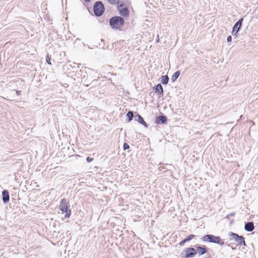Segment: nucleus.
Masks as SVG:
<instances>
[{"label": "nucleus", "instance_id": "1", "mask_svg": "<svg viewBox=\"0 0 258 258\" xmlns=\"http://www.w3.org/2000/svg\"><path fill=\"white\" fill-rule=\"evenodd\" d=\"M109 23L112 29L120 30L124 24V20L120 16H113L109 19Z\"/></svg>", "mask_w": 258, "mask_h": 258}, {"label": "nucleus", "instance_id": "2", "mask_svg": "<svg viewBox=\"0 0 258 258\" xmlns=\"http://www.w3.org/2000/svg\"><path fill=\"white\" fill-rule=\"evenodd\" d=\"M202 240L204 242H209L220 245L224 244V239H222L220 236H217L212 234H207L202 237Z\"/></svg>", "mask_w": 258, "mask_h": 258}, {"label": "nucleus", "instance_id": "3", "mask_svg": "<svg viewBox=\"0 0 258 258\" xmlns=\"http://www.w3.org/2000/svg\"><path fill=\"white\" fill-rule=\"evenodd\" d=\"M105 11V7L101 1L96 2L93 6V12L96 17H100L103 15Z\"/></svg>", "mask_w": 258, "mask_h": 258}, {"label": "nucleus", "instance_id": "4", "mask_svg": "<svg viewBox=\"0 0 258 258\" xmlns=\"http://www.w3.org/2000/svg\"><path fill=\"white\" fill-rule=\"evenodd\" d=\"M229 236L232 237L236 242H237V244L239 245L246 246V244L244 240V238L243 236H240L238 234L230 232L229 233Z\"/></svg>", "mask_w": 258, "mask_h": 258}, {"label": "nucleus", "instance_id": "5", "mask_svg": "<svg viewBox=\"0 0 258 258\" xmlns=\"http://www.w3.org/2000/svg\"><path fill=\"white\" fill-rule=\"evenodd\" d=\"M184 252V255L183 253L181 254V257L183 258H191L197 255V250H195V248L191 247L185 248Z\"/></svg>", "mask_w": 258, "mask_h": 258}, {"label": "nucleus", "instance_id": "6", "mask_svg": "<svg viewBox=\"0 0 258 258\" xmlns=\"http://www.w3.org/2000/svg\"><path fill=\"white\" fill-rule=\"evenodd\" d=\"M243 21V18H241L234 25L232 30V34L233 35L237 36V34L241 28Z\"/></svg>", "mask_w": 258, "mask_h": 258}, {"label": "nucleus", "instance_id": "7", "mask_svg": "<svg viewBox=\"0 0 258 258\" xmlns=\"http://www.w3.org/2000/svg\"><path fill=\"white\" fill-rule=\"evenodd\" d=\"M194 247L195 250H197V254H198L199 256L202 255L208 252V248L205 245L196 244Z\"/></svg>", "mask_w": 258, "mask_h": 258}, {"label": "nucleus", "instance_id": "8", "mask_svg": "<svg viewBox=\"0 0 258 258\" xmlns=\"http://www.w3.org/2000/svg\"><path fill=\"white\" fill-rule=\"evenodd\" d=\"M59 208L62 212H67L69 210L68 202L65 199L61 200Z\"/></svg>", "mask_w": 258, "mask_h": 258}, {"label": "nucleus", "instance_id": "9", "mask_svg": "<svg viewBox=\"0 0 258 258\" xmlns=\"http://www.w3.org/2000/svg\"><path fill=\"white\" fill-rule=\"evenodd\" d=\"M167 122V118L165 115H159L156 117L155 123L156 124H165Z\"/></svg>", "mask_w": 258, "mask_h": 258}, {"label": "nucleus", "instance_id": "10", "mask_svg": "<svg viewBox=\"0 0 258 258\" xmlns=\"http://www.w3.org/2000/svg\"><path fill=\"white\" fill-rule=\"evenodd\" d=\"M2 200L4 203L6 204L10 200L9 192L8 190L4 189L2 191Z\"/></svg>", "mask_w": 258, "mask_h": 258}, {"label": "nucleus", "instance_id": "11", "mask_svg": "<svg viewBox=\"0 0 258 258\" xmlns=\"http://www.w3.org/2000/svg\"><path fill=\"white\" fill-rule=\"evenodd\" d=\"M135 120L137 121L139 123L144 125L145 127H148L147 123L145 121L144 118L139 114L137 113L135 116Z\"/></svg>", "mask_w": 258, "mask_h": 258}, {"label": "nucleus", "instance_id": "12", "mask_svg": "<svg viewBox=\"0 0 258 258\" xmlns=\"http://www.w3.org/2000/svg\"><path fill=\"white\" fill-rule=\"evenodd\" d=\"M118 11L120 16L124 17H128L129 10L126 7L122 8L121 9H119Z\"/></svg>", "mask_w": 258, "mask_h": 258}, {"label": "nucleus", "instance_id": "13", "mask_svg": "<svg viewBox=\"0 0 258 258\" xmlns=\"http://www.w3.org/2000/svg\"><path fill=\"white\" fill-rule=\"evenodd\" d=\"M254 228V224L252 222H248L245 224L244 229L247 232H251Z\"/></svg>", "mask_w": 258, "mask_h": 258}, {"label": "nucleus", "instance_id": "14", "mask_svg": "<svg viewBox=\"0 0 258 258\" xmlns=\"http://www.w3.org/2000/svg\"><path fill=\"white\" fill-rule=\"evenodd\" d=\"M153 89L155 92L158 94V95L159 96L163 95V89L162 86L160 84H158V85H156L155 87H154Z\"/></svg>", "mask_w": 258, "mask_h": 258}, {"label": "nucleus", "instance_id": "15", "mask_svg": "<svg viewBox=\"0 0 258 258\" xmlns=\"http://www.w3.org/2000/svg\"><path fill=\"white\" fill-rule=\"evenodd\" d=\"M195 237H196L195 235L190 234V235H188L185 239H183L181 242H180L179 244L180 246H183L184 245V244L185 243V242L190 241L193 238H194Z\"/></svg>", "mask_w": 258, "mask_h": 258}, {"label": "nucleus", "instance_id": "16", "mask_svg": "<svg viewBox=\"0 0 258 258\" xmlns=\"http://www.w3.org/2000/svg\"><path fill=\"white\" fill-rule=\"evenodd\" d=\"M134 116V115L133 111H128L126 114V117H127L126 121L127 122H130V121H132V119H133Z\"/></svg>", "mask_w": 258, "mask_h": 258}, {"label": "nucleus", "instance_id": "17", "mask_svg": "<svg viewBox=\"0 0 258 258\" xmlns=\"http://www.w3.org/2000/svg\"><path fill=\"white\" fill-rule=\"evenodd\" d=\"M169 81V78L167 75L162 76L161 78V82L163 85H166Z\"/></svg>", "mask_w": 258, "mask_h": 258}, {"label": "nucleus", "instance_id": "18", "mask_svg": "<svg viewBox=\"0 0 258 258\" xmlns=\"http://www.w3.org/2000/svg\"><path fill=\"white\" fill-rule=\"evenodd\" d=\"M180 71H177L176 72H175L173 74V75L172 76V77H171V81L174 82V81H175L176 80V79L179 77V75H180Z\"/></svg>", "mask_w": 258, "mask_h": 258}, {"label": "nucleus", "instance_id": "19", "mask_svg": "<svg viewBox=\"0 0 258 258\" xmlns=\"http://www.w3.org/2000/svg\"><path fill=\"white\" fill-rule=\"evenodd\" d=\"M120 0H107V2L112 5H116L119 3Z\"/></svg>", "mask_w": 258, "mask_h": 258}, {"label": "nucleus", "instance_id": "20", "mask_svg": "<svg viewBox=\"0 0 258 258\" xmlns=\"http://www.w3.org/2000/svg\"><path fill=\"white\" fill-rule=\"evenodd\" d=\"M117 5V10H118L119 9H121L122 8H124L123 6H124V2H121V3H118V4H116Z\"/></svg>", "mask_w": 258, "mask_h": 258}, {"label": "nucleus", "instance_id": "21", "mask_svg": "<svg viewBox=\"0 0 258 258\" xmlns=\"http://www.w3.org/2000/svg\"><path fill=\"white\" fill-rule=\"evenodd\" d=\"M64 213H66V215L64 216L65 218H70L71 215V211L70 210H68L67 212H64Z\"/></svg>", "mask_w": 258, "mask_h": 258}, {"label": "nucleus", "instance_id": "22", "mask_svg": "<svg viewBox=\"0 0 258 258\" xmlns=\"http://www.w3.org/2000/svg\"><path fill=\"white\" fill-rule=\"evenodd\" d=\"M123 148L124 150H126L130 148V146L126 143H124L123 146Z\"/></svg>", "mask_w": 258, "mask_h": 258}, {"label": "nucleus", "instance_id": "23", "mask_svg": "<svg viewBox=\"0 0 258 258\" xmlns=\"http://www.w3.org/2000/svg\"><path fill=\"white\" fill-rule=\"evenodd\" d=\"M86 160L88 162H90L93 160V158L88 156L87 157Z\"/></svg>", "mask_w": 258, "mask_h": 258}, {"label": "nucleus", "instance_id": "24", "mask_svg": "<svg viewBox=\"0 0 258 258\" xmlns=\"http://www.w3.org/2000/svg\"><path fill=\"white\" fill-rule=\"evenodd\" d=\"M232 41V37L231 36L229 35L227 38V42H230Z\"/></svg>", "mask_w": 258, "mask_h": 258}, {"label": "nucleus", "instance_id": "25", "mask_svg": "<svg viewBox=\"0 0 258 258\" xmlns=\"http://www.w3.org/2000/svg\"><path fill=\"white\" fill-rule=\"evenodd\" d=\"M46 62H47L48 64H51V62H50V60L48 57V59L46 58Z\"/></svg>", "mask_w": 258, "mask_h": 258}, {"label": "nucleus", "instance_id": "26", "mask_svg": "<svg viewBox=\"0 0 258 258\" xmlns=\"http://www.w3.org/2000/svg\"><path fill=\"white\" fill-rule=\"evenodd\" d=\"M16 93L17 95H20V93H21V91H18V90H16Z\"/></svg>", "mask_w": 258, "mask_h": 258}, {"label": "nucleus", "instance_id": "27", "mask_svg": "<svg viewBox=\"0 0 258 258\" xmlns=\"http://www.w3.org/2000/svg\"><path fill=\"white\" fill-rule=\"evenodd\" d=\"M227 245H228V246H230V247H231V249H233V250H235V249H236V248H235H235H234L233 247L231 246L230 245V244H227Z\"/></svg>", "mask_w": 258, "mask_h": 258}, {"label": "nucleus", "instance_id": "28", "mask_svg": "<svg viewBox=\"0 0 258 258\" xmlns=\"http://www.w3.org/2000/svg\"><path fill=\"white\" fill-rule=\"evenodd\" d=\"M85 2H87V3H89L90 2L91 0H84Z\"/></svg>", "mask_w": 258, "mask_h": 258}, {"label": "nucleus", "instance_id": "29", "mask_svg": "<svg viewBox=\"0 0 258 258\" xmlns=\"http://www.w3.org/2000/svg\"><path fill=\"white\" fill-rule=\"evenodd\" d=\"M81 66V64L80 63H78V65H77V68H80V66Z\"/></svg>", "mask_w": 258, "mask_h": 258}, {"label": "nucleus", "instance_id": "30", "mask_svg": "<svg viewBox=\"0 0 258 258\" xmlns=\"http://www.w3.org/2000/svg\"><path fill=\"white\" fill-rule=\"evenodd\" d=\"M89 83V81H87V80H85L84 81V83Z\"/></svg>", "mask_w": 258, "mask_h": 258}, {"label": "nucleus", "instance_id": "31", "mask_svg": "<svg viewBox=\"0 0 258 258\" xmlns=\"http://www.w3.org/2000/svg\"><path fill=\"white\" fill-rule=\"evenodd\" d=\"M73 68H77L75 66H74V67H73Z\"/></svg>", "mask_w": 258, "mask_h": 258}, {"label": "nucleus", "instance_id": "32", "mask_svg": "<svg viewBox=\"0 0 258 258\" xmlns=\"http://www.w3.org/2000/svg\"><path fill=\"white\" fill-rule=\"evenodd\" d=\"M94 81H96V80H93L92 83L94 82Z\"/></svg>", "mask_w": 258, "mask_h": 258}, {"label": "nucleus", "instance_id": "33", "mask_svg": "<svg viewBox=\"0 0 258 258\" xmlns=\"http://www.w3.org/2000/svg\"><path fill=\"white\" fill-rule=\"evenodd\" d=\"M86 85V86H87V87L89 86V85H88V84H86V85Z\"/></svg>", "mask_w": 258, "mask_h": 258}]
</instances>
